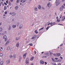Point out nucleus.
<instances>
[{"label":"nucleus","mask_w":65,"mask_h":65,"mask_svg":"<svg viewBox=\"0 0 65 65\" xmlns=\"http://www.w3.org/2000/svg\"><path fill=\"white\" fill-rule=\"evenodd\" d=\"M60 3H61V2H60L59 0H56L55 2V4L56 5V6H58V5H59V4H60Z\"/></svg>","instance_id":"f257e3e1"},{"label":"nucleus","mask_w":65,"mask_h":65,"mask_svg":"<svg viewBox=\"0 0 65 65\" xmlns=\"http://www.w3.org/2000/svg\"><path fill=\"white\" fill-rule=\"evenodd\" d=\"M55 23H53L52 22L51 23H49L48 24H47V25L48 26L49 25V26H50V27H52V26H54V25H55Z\"/></svg>","instance_id":"f03ea898"},{"label":"nucleus","mask_w":65,"mask_h":65,"mask_svg":"<svg viewBox=\"0 0 65 65\" xmlns=\"http://www.w3.org/2000/svg\"><path fill=\"white\" fill-rule=\"evenodd\" d=\"M7 38V36H6L5 35L4 36L3 38L4 39L5 41H7L8 40L7 39H6Z\"/></svg>","instance_id":"7ed1b4c3"},{"label":"nucleus","mask_w":65,"mask_h":65,"mask_svg":"<svg viewBox=\"0 0 65 65\" xmlns=\"http://www.w3.org/2000/svg\"><path fill=\"white\" fill-rule=\"evenodd\" d=\"M26 64H27V65H28L29 64V58H27L26 59Z\"/></svg>","instance_id":"20e7f679"},{"label":"nucleus","mask_w":65,"mask_h":65,"mask_svg":"<svg viewBox=\"0 0 65 65\" xmlns=\"http://www.w3.org/2000/svg\"><path fill=\"white\" fill-rule=\"evenodd\" d=\"M47 5L49 7L52 6V4H51L50 2L48 3L47 4Z\"/></svg>","instance_id":"39448f33"},{"label":"nucleus","mask_w":65,"mask_h":65,"mask_svg":"<svg viewBox=\"0 0 65 65\" xmlns=\"http://www.w3.org/2000/svg\"><path fill=\"white\" fill-rule=\"evenodd\" d=\"M61 55V54L60 53H57L55 54H54V56H59Z\"/></svg>","instance_id":"423d86ee"},{"label":"nucleus","mask_w":65,"mask_h":65,"mask_svg":"<svg viewBox=\"0 0 65 65\" xmlns=\"http://www.w3.org/2000/svg\"><path fill=\"white\" fill-rule=\"evenodd\" d=\"M27 53L23 55V58L24 59H25L26 58V55H27Z\"/></svg>","instance_id":"0eeeda50"},{"label":"nucleus","mask_w":65,"mask_h":65,"mask_svg":"<svg viewBox=\"0 0 65 65\" xmlns=\"http://www.w3.org/2000/svg\"><path fill=\"white\" fill-rule=\"evenodd\" d=\"M23 24H21L19 28L20 29H22V28H23Z\"/></svg>","instance_id":"6e6552de"},{"label":"nucleus","mask_w":65,"mask_h":65,"mask_svg":"<svg viewBox=\"0 0 65 65\" xmlns=\"http://www.w3.org/2000/svg\"><path fill=\"white\" fill-rule=\"evenodd\" d=\"M34 10L35 11H38V9H37V8L36 7H35L34 8Z\"/></svg>","instance_id":"1a4fd4ad"},{"label":"nucleus","mask_w":65,"mask_h":65,"mask_svg":"<svg viewBox=\"0 0 65 65\" xmlns=\"http://www.w3.org/2000/svg\"><path fill=\"white\" fill-rule=\"evenodd\" d=\"M10 40H8V41L5 44L6 45H7V44H8L9 42H10Z\"/></svg>","instance_id":"9d476101"},{"label":"nucleus","mask_w":65,"mask_h":65,"mask_svg":"<svg viewBox=\"0 0 65 65\" xmlns=\"http://www.w3.org/2000/svg\"><path fill=\"white\" fill-rule=\"evenodd\" d=\"M38 8L39 9H40H40H41V6L40 5H39L38 7Z\"/></svg>","instance_id":"9b49d317"},{"label":"nucleus","mask_w":65,"mask_h":65,"mask_svg":"<svg viewBox=\"0 0 65 65\" xmlns=\"http://www.w3.org/2000/svg\"><path fill=\"white\" fill-rule=\"evenodd\" d=\"M40 64H44V61L42 60H40Z\"/></svg>","instance_id":"f8f14e48"},{"label":"nucleus","mask_w":65,"mask_h":65,"mask_svg":"<svg viewBox=\"0 0 65 65\" xmlns=\"http://www.w3.org/2000/svg\"><path fill=\"white\" fill-rule=\"evenodd\" d=\"M36 38V36H34V37H33L31 38V39H32V40H34V39H35Z\"/></svg>","instance_id":"ddd939ff"},{"label":"nucleus","mask_w":65,"mask_h":65,"mask_svg":"<svg viewBox=\"0 0 65 65\" xmlns=\"http://www.w3.org/2000/svg\"><path fill=\"white\" fill-rule=\"evenodd\" d=\"M20 39V37H17L15 38V39L16 41H18V40H19V39Z\"/></svg>","instance_id":"4468645a"},{"label":"nucleus","mask_w":65,"mask_h":65,"mask_svg":"<svg viewBox=\"0 0 65 65\" xmlns=\"http://www.w3.org/2000/svg\"><path fill=\"white\" fill-rule=\"evenodd\" d=\"M15 10H18L19 9V6H16L15 7Z\"/></svg>","instance_id":"2eb2a0df"},{"label":"nucleus","mask_w":65,"mask_h":65,"mask_svg":"<svg viewBox=\"0 0 65 65\" xmlns=\"http://www.w3.org/2000/svg\"><path fill=\"white\" fill-rule=\"evenodd\" d=\"M16 46L17 47H19V42L17 43L16 44Z\"/></svg>","instance_id":"dca6fc26"},{"label":"nucleus","mask_w":65,"mask_h":65,"mask_svg":"<svg viewBox=\"0 0 65 65\" xmlns=\"http://www.w3.org/2000/svg\"><path fill=\"white\" fill-rule=\"evenodd\" d=\"M26 0H23L22 1H21V2H22V3H24V2H25L26 1Z\"/></svg>","instance_id":"f3484780"},{"label":"nucleus","mask_w":65,"mask_h":65,"mask_svg":"<svg viewBox=\"0 0 65 65\" xmlns=\"http://www.w3.org/2000/svg\"><path fill=\"white\" fill-rule=\"evenodd\" d=\"M13 57L14 59H15L17 58V55L15 54H14L13 55Z\"/></svg>","instance_id":"a211bd4d"},{"label":"nucleus","mask_w":65,"mask_h":65,"mask_svg":"<svg viewBox=\"0 0 65 65\" xmlns=\"http://www.w3.org/2000/svg\"><path fill=\"white\" fill-rule=\"evenodd\" d=\"M11 29V26H9V27L8 28V30H10Z\"/></svg>","instance_id":"6ab92c4d"},{"label":"nucleus","mask_w":65,"mask_h":65,"mask_svg":"<svg viewBox=\"0 0 65 65\" xmlns=\"http://www.w3.org/2000/svg\"><path fill=\"white\" fill-rule=\"evenodd\" d=\"M12 27L13 28H16V25H13L12 26Z\"/></svg>","instance_id":"aec40b11"},{"label":"nucleus","mask_w":65,"mask_h":65,"mask_svg":"<svg viewBox=\"0 0 65 65\" xmlns=\"http://www.w3.org/2000/svg\"><path fill=\"white\" fill-rule=\"evenodd\" d=\"M11 15L13 16L15 15V13H11Z\"/></svg>","instance_id":"412c9836"},{"label":"nucleus","mask_w":65,"mask_h":65,"mask_svg":"<svg viewBox=\"0 0 65 65\" xmlns=\"http://www.w3.org/2000/svg\"><path fill=\"white\" fill-rule=\"evenodd\" d=\"M63 9L62 7H61L60 8V11H62Z\"/></svg>","instance_id":"4be33fe9"},{"label":"nucleus","mask_w":65,"mask_h":65,"mask_svg":"<svg viewBox=\"0 0 65 65\" xmlns=\"http://www.w3.org/2000/svg\"><path fill=\"white\" fill-rule=\"evenodd\" d=\"M7 62L8 64H9L10 63V60H8L7 61Z\"/></svg>","instance_id":"5701e85b"},{"label":"nucleus","mask_w":65,"mask_h":65,"mask_svg":"<svg viewBox=\"0 0 65 65\" xmlns=\"http://www.w3.org/2000/svg\"><path fill=\"white\" fill-rule=\"evenodd\" d=\"M34 57H32L30 59V60H31V61H33V59H34Z\"/></svg>","instance_id":"b1692460"},{"label":"nucleus","mask_w":65,"mask_h":65,"mask_svg":"<svg viewBox=\"0 0 65 65\" xmlns=\"http://www.w3.org/2000/svg\"><path fill=\"white\" fill-rule=\"evenodd\" d=\"M3 61H2L0 63V65H3Z\"/></svg>","instance_id":"393cba45"},{"label":"nucleus","mask_w":65,"mask_h":65,"mask_svg":"<svg viewBox=\"0 0 65 65\" xmlns=\"http://www.w3.org/2000/svg\"><path fill=\"white\" fill-rule=\"evenodd\" d=\"M61 60L60 59L58 60L57 61V62H61Z\"/></svg>","instance_id":"a878e982"},{"label":"nucleus","mask_w":65,"mask_h":65,"mask_svg":"<svg viewBox=\"0 0 65 65\" xmlns=\"http://www.w3.org/2000/svg\"><path fill=\"white\" fill-rule=\"evenodd\" d=\"M2 31V28L1 27H0V31L1 32Z\"/></svg>","instance_id":"bb28decb"},{"label":"nucleus","mask_w":65,"mask_h":65,"mask_svg":"<svg viewBox=\"0 0 65 65\" xmlns=\"http://www.w3.org/2000/svg\"><path fill=\"white\" fill-rule=\"evenodd\" d=\"M7 8V7L6 6H5L4 7V10H6V9Z\"/></svg>","instance_id":"cd10ccee"},{"label":"nucleus","mask_w":65,"mask_h":65,"mask_svg":"<svg viewBox=\"0 0 65 65\" xmlns=\"http://www.w3.org/2000/svg\"><path fill=\"white\" fill-rule=\"evenodd\" d=\"M3 54L2 53H1L0 54V57H2V56H3Z\"/></svg>","instance_id":"c85d7f7f"},{"label":"nucleus","mask_w":65,"mask_h":65,"mask_svg":"<svg viewBox=\"0 0 65 65\" xmlns=\"http://www.w3.org/2000/svg\"><path fill=\"white\" fill-rule=\"evenodd\" d=\"M1 48L0 49V51H2L3 50V48L2 47H1Z\"/></svg>","instance_id":"c756f323"},{"label":"nucleus","mask_w":65,"mask_h":65,"mask_svg":"<svg viewBox=\"0 0 65 65\" xmlns=\"http://www.w3.org/2000/svg\"><path fill=\"white\" fill-rule=\"evenodd\" d=\"M19 25H20V23H17V26H19Z\"/></svg>","instance_id":"7c9ffc66"},{"label":"nucleus","mask_w":65,"mask_h":65,"mask_svg":"<svg viewBox=\"0 0 65 65\" xmlns=\"http://www.w3.org/2000/svg\"><path fill=\"white\" fill-rule=\"evenodd\" d=\"M7 50L8 51L10 50V47H8L7 48Z\"/></svg>","instance_id":"2f4dec72"},{"label":"nucleus","mask_w":65,"mask_h":65,"mask_svg":"<svg viewBox=\"0 0 65 65\" xmlns=\"http://www.w3.org/2000/svg\"><path fill=\"white\" fill-rule=\"evenodd\" d=\"M43 27H42L40 29H39V31H40V30H42V29H43Z\"/></svg>","instance_id":"473e14b6"},{"label":"nucleus","mask_w":65,"mask_h":65,"mask_svg":"<svg viewBox=\"0 0 65 65\" xmlns=\"http://www.w3.org/2000/svg\"><path fill=\"white\" fill-rule=\"evenodd\" d=\"M35 33H36V34H37V33H38V31H37V30H35Z\"/></svg>","instance_id":"72a5a7b5"},{"label":"nucleus","mask_w":65,"mask_h":65,"mask_svg":"<svg viewBox=\"0 0 65 65\" xmlns=\"http://www.w3.org/2000/svg\"><path fill=\"white\" fill-rule=\"evenodd\" d=\"M57 21L58 22H60V19L57 20Z\"/></svg>","instance_id":"f704fd0d"},{"label":"nucleus","mask_w":65,"mask_h":65,"mask_svg":"<svg viewBox=\"0 0 65 65\" xmlns=\"http://www.w3.org/2000/svg\"><path fill=\"white\" fill-rule=\"evenodd\" d=\"M20 2V0H17V3H19Z\"/></svg>","instance_id":"c9c22d12"},{"label":"nucleus","mask_w":65,"mask_h":65,"mask_svg":"<svg viewBox=\"0 0 65 65\" xmlns=\"http://www.w3.org/2000/svg\"><path fill=\"white\" fill-rule=\"evenodd\" d=\"M64 20H65V19L62 17V21H64Z\"/></svg>","instance_id":"e433bc0d"},{"label":"nucleus","mask_w":65,"mask_h":65,"mask_svg":"<svg viewBox=\"0 0 65 65\" xmlns=\"http://www.w3.org/2000/svg\"><path fill=\"white\" fill-rule=\"evenodd\" d=\"M50 27H51L50 26H48L47 27V28H46V30H48V28H50Z\"/></svg>","instance_id":"4c0bfd02"},{"label":"nucleus","mask_w":65,"mask_h":65,"mask_svg":"<svg viewBox=\"0 0 65 65\" xmlns=\"http://www.w3.org/2000/svg\"><path fill=\"white\" fill-rule=\"evenodd\" d=\"M52 60L53 61V62H54V61H55V60H54V58H52Z\"/></svg>","instance_id":"58836bf2"},{"label":"nucleus","mask_w":65,"mask_h":65,"mask_svg":"<svg viewBox=\"0 0 65 65\" xmlns=\"http://www.w3.org/2000/svg\"><path fill=\"white\" fill-rule=\"evenodd\" d=\"M62 7H63V8L64 9L65 8V7H64V6H62Z\"/></svg>","instance_id":"ea45409f"},{"label":"nucleus","mask_w":65,"mask_h":65,"mask_svg":"<svg viewBox=\"0 0 65 65\" xmlns=\"http://www.w3.org/2000/svg\"><path fill=\"white\" fill-rule=\"evenodd\" d=\"M60 59H61L62 60V59H63V57H62L61 56H60Z\"/></svg>","instance_id":"a19ab883"},{"label":"nucleus","mask_w":65,"mask_h":65,"mask_svg":"<svg viewBox=\"0 0 65 65\" xmlns=\"http://www.w3.org/2000/svg\"><path fill=\"white\" fill-rule=\"evenodd\" d=\"M10 58H12V55H10Z\"/></svg>","instance_id":"79ce46f5"},{"label":"nucleus","mask_w":65,"mask_h":65,"mask_svg":"<svg viewBox=\"0 0 65 65\" xmlns=\"http://www.w3.org/2000/svg\"><path fill=\"white\" fill-rule=\"evenodd\" d=\"M63 45V43H61L60 45V46H62V45Z\"/></svg>","instance_id":"37998d69"},{"label":"nucleus","mask_w":65,"mask_h":65,"mask_svg":"<svg viewBox=\"0 0 65 65\" xmlns=\"http://www.w3.org/2000/svg\"><path fill=\"white\" fill-rule=\"evenodd\" d=\"M29 45H31V46H32L33 45V44H29Z\"/></svg>","instance_id":"c03bdc74"},{"label":"nucleus","mask_w":65,"mask_h":65,"mask_svg":"<svg viewBox=\"0 0 65 65\" xmlns=\"http://www.w3.org/2000/svg\"><path fill=\"white\" fill-rule=\"evenodd\" d=\"M11 21L12 22H13L14 21V19H12Z\"/></svg>","instance_id":"a18cd8bd"},{"label":"nucleus","mask_w":65,"mask_h":65,"mask_svg":"<svg viewBox=\"0 0 65 65\" xmlns=\"http://www.w3.org/2000/svg\"><path fill=\"white\" fill-rule=\"evenodd\" d=\"M42 9H45V8H44V7H42Z\"/></svg>","instance_id":"49530a36"},{"label":"nucleus","mask_w":65,"mask_h":65,"mask_svg":"<svg viewBox=\"0 0 65 65\" xmlns=\"http://www.w3.org/2000/svg\"><path fill=\"white\" fill-rule=\"evenodd\" d=\"M35 55L36 54V51H34Z\"/></svg>","instance_id":"de8ad7c7"},{"label":"nucleus","mask_w":65,"mask_h":65,"mask_svg":"<svg viewBox=\"0 0 65 65\" xmlns=\"http://www.w3.org/2000/svg\"><path fill=\"white\" fill-rule=\"evenodd\" d=\"M48 22H47L45 24L46 25H47V24H48Z\"/></svg>","instance_id":"09e8293b"},{"label":"nucleus","mask_w":65,"mask_h":65,"mask_svg":"<svg viewBox=\"0 0 65 65\" xmlns=\"http://www.w3.org/2000/svg\"><path fill=\"white\" fill-rule=\"evenodd\" d=\"M5 14H7V12L6 11L5 12Z\"/></svg>","instance_id":"8fccbe9b"},{"label":"nucleus","mask_w":65,"mask_h":65,"mask_svg":"<svg viewBox=\"0 0 65 65\" xmlns=\"http://www.w3.org/2000/svg\"><path fill=\"white\" fill-rule=\"evenodd\" d=\"M58 25H62V26H63V25H62L61 24H58Z\"/></svg>","instance_id":"3c124183"},{"label":"nucleus","mask_w":65,"mask_h":65,"mask_svg":"<svg viewBox=\"0 0 65 65\" xmlns=\"http://www.w3.org/2000/svg\"><path fill=\"white\" fill-rule=\"evenodd\" d=\"M61 18H62V15H61L60 17V18H59V19Z\"/></svg>","instance_id":"603ef678"},{"label":"nucleus","mask_w":65,"mask_h":65,"mask_svg":"<svg viewBox=\"0 0 65 65\" xmlns=\"http://www.w3.org/2000/svg\"><path fill=\"white\" fill-rule=\"evenodd\" d=\"M9 5H10V2H9Z\"/></svg>","instance_id":"864d4df0"},{"label":"nucleus","mask_w":65,"mask_h":65,"mask_svg":"<svg viewBox=\"0 0 65 65\" xmlns=\"http://www.w3.org/2000/svg\"><path fill=\"white\" fill-rule=\"evenodd\" d=\"M4 3L6 5H7V4H6V3Z\"/></svg>","instance_id":"5fc2aeb1"},{"label":"nucleus","mask_w":65,"mask_h":65,"mask_svg":"<svg viewBox=\"0 0 65 65\" xmlns=\"http://www.w3.org/2000/svg\"><path fill=\"white\" fill-rule=\"evenodd\" d=\"M45 65H46V64H47V62H45Z\"/></svg>","instance_id":"6e6d98bb"},{"label":"nucleus","mask_w":65,"mask_h":65,"mask_svg":"<svg viewBox=\"0 0 65 65\" xmlns=\"http://www.w3.org/2000/svg\"><path fill=\"white\" fill-rule=\"evenodd\" d=\"M8 0H7L6 1V3H8Z\"/></svg>","instance_id":"4d7b16f0"},{"label":"nucleus","mask_w":65,"mask_h":65,"mask_svg":"<svg viewBox=\"0 0 65 65\" xmlns=\"http://www.w3.org/2000/svg\"><path fill=\"white\" fill-rule=\"evenodd\" d=\"M34 64H33V63H31L30 64V65H33Z\"/></svg>","instance_id":"13d9d810"},{"label":"nucleus","mask_w":65,"mask_h":65,"mask_svg":"<svg viewBox=\"0 0 65 65\" xmlns=\"http://www.w3.org/2000/svg\"><path fill=\"white\" fill-rule=\"evenodd\" d=\"M55 59H56V60H58V58H55Z\"/></svg>","instance_id":"bf43d9fd"},{"label":"nucleus","mask_w":65,"mask_h":65,"mask_svg":"<svg viewBox=\"0 0 65 65\" xmlns=\"http://www.w3.org/2000/svg\"><path fill=\"white\" fill-rule=\"evenodd\" d=\"M63 18H64V19H65V16H64L63 17Z\"/></svg>","instance_id":"052dcab7"},{"label":"nucleus","mask_w":65,"mask_h":65,"mask_svg":"<svg viewBox=\"0 0 65 65\" xmlns=\"http://www.w3.org/2000/svg\"><path fill=\"white\" fill-rule=\"evenodd\" d=\"M44 58H47V57L44 56L43 57Z\"/></svg>","instance_id":"680f3d73"},{"label":"nucleus","mask_w":65,"mask_h":65,"mask_svg":"<svg viewBox=\"0 0 65 65\" xmlns=\"http://www.w3.org/2000/svg\"><path fill=\"white\" fill-rule=\"evenodd\" d=\"M56 19H59V18L58 17H56Z\"/></svg>","instance_id":"e2e57ef3"},{"label":"nucleus","mask_w":65,"mask_h":65,"mask_svg":"<svg viewBox=\"0 0 65 65\" xmlns=\"http://www.w3.org/2000/svg\"><path fill=\"white\" fill-rule=\"evenodd\" d=\"M13 1V0H10V1H11V2H12Z\"/></svg>","instance_id":"0e129e2a"},{"label":"nucleus","mask_w":65,"mask_h":65,"mask_svg":"<svg viewBox=\"0 0 65 65\" xmlns=\"http://www.w3.org/2000/svg\"><path fill=\"white\" fill-rule=\"evenodd\" d=\"M3 15L4 16H5L6 15V14H4Z\"/></svg>","instance_id":"69168bd1"},{"label":"nucleus","mask_w":65,"mask_h":65,"mask_svg":"<svg viewBox=\"0 0 65 65\" xmlns=\"http://www.w3.org/2000/svg\"><path fill=\"white\" fill-rule=\"evenodd\" d=\"M58 65H61V63H59L58 64Z\"/></svg>","instance_id":"338daca9"},{"label":"nucleus","mask_w":65,"mask_h":65,"mask_svg":"<svg viewBox=\"0 0 65 65\" xmlns=\"http://www.w3.org/2000/svg\"><path fill=\"white\" fill-rule=\"evenodd\" d=\"M63 5L65 6V3L63 4Z\"/></svg>","instance_id":"774afa93"}]
</instances>
